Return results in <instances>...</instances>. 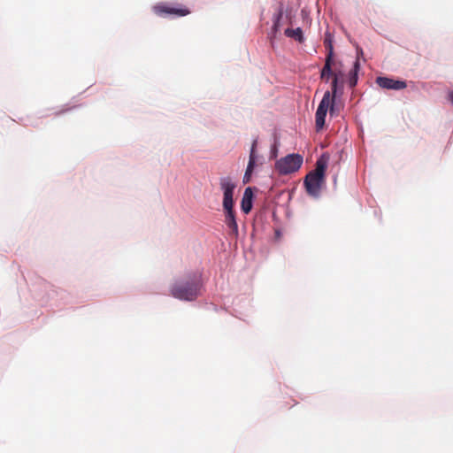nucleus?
<instances>
[{
    "label": "nucleus",
    "instance_id": "2eb2a0df",
    "mask_svg": "<svg viewBox=\"0 0 453 453\" xmlns=\"http://www.w3.org/2000/svg\"><path fill=\"white\" fill-rule=\"evenodd\" d=\"M284 34L288 37L295 38L299 42H302L304 40L301 27H296V29L287 28L285 29Z\"/></svg>",
    "mask_w": 453,
    "mask_h": 453
},
{
    "label": "nucleus",
    "instance_id": "6e6552de",
    "mask_svg": "<svg viewBox=\"0 0 453 453\" xmlns=\"http://www.w3.org/2000/svg\"><path fill=\"white\" fill-rule=\"evenodd\" d=\"M361 69L360 61L358 59H356L353 63V66L351 70L347 74L345 82L348 84V86L350 88H353L357 86L358 81V73Z\"/></svg>",
    "mask_w": 453,
    "mask_h": 453
},
{
    "label": "nucleus",
    "instance_id": "f03ea898",
    "mask_svg": "<svg viewBox=\"0 0 453 453\" xmlns=\"http://www.w3.org/2000/svg\"><path fill=\"white\" fill-rule=\"evenodd\" d=\"M201 287V277L194 273L177 280L171 288V294L179 300L193 301L198 296Z\"/></svg>",
    "mask_w": 453,
    "mask_h": 453
},
{
    "label": "nucleus",
    "instance_id": "a211bd4d",
    "mask_svg": "<svg viewBox=\"0 0 453 453\" xmlns=\"http://www.w3.org/2000/svg\"><path fill=\"white\" fill-rule=\"evenodd\" d=\"M251 174L252 173H249L247 174V170L245 171V173H244V176H243V182L246 183V182H249L250 180V177H251Z\"/></svg>",
    "mask_w": 453,
    "mask_h": 453
},
{
    "label": "nucleus",
    "instance_id": "ddd939ff",
    "mask_svg": "<svg viewBox=\"0 0 453 453\" xmlns=\"http://www.w3.org/2000/svg\"><path fill=\"white\" fill-rule=\"evenodd\" d=\"M257 140L255 139L252 142V145H251V148H250V157H249V162H248V165H247V174L249 173H252L253 172V169L257 164V155L256 154V148H257Z\"/></svg>",
    "mask_w": 453,
    "mask_h": 453
},
{
    "label": "nucleus",
    "instance_id": "4468645a",
    "mask_svg": "<svg viewBox=\"0 0 453 453\" xmlns=\"http://www.w3.org/2000/svg\"><path fill=\"white\" fill-rule=\"evenodd\" d=\"M333 42H334L333 35L329 31H326L325 34V39H324V44L326 49V58H334Z\"/></svg>",
    "mask_w": 453,
    "mask_h": 453
},
{
    "label": "nucleus",
    "instance_id": "f3484780",
    "mask_svg": "<svg viewBox=\"0 0 453 453\" xmlns=\"http://www.w3.org/2000/svg\"><path fill=\"white\" fill-rule=\"evenodd\" d=\"M334 101H335V98L331 97V101H330V104H329V108H328L331 115H333L335 111Z\"/></svg>",
    "mask_w": 453,
    "mask_h": 453
},
{
    "label": "nucleus",
    "instance_id": "39448f33",
    "mask_svg": "<svg viewBox=\"0 0 453 453\" xmlns=\"http://www.w3.org/2000/svg\"><path fill=\"white\" fill-rule=\"evenodd\" d=\"M330 101L331 93L330 91H326L315 113V124L317 131L321 130L325 126V119L329 108Z\"/></svg>",
    "mask_w": 453,
    "mask_h": 453
},
{
    "label": "nucleus",
    "instance_id": "f8f14e48",
    "mask_svg": "<svg viewBox=\"0 0 453 453\" xmlns=\"http://www.w3.org/2000/svg\"><path fill=\"white\" fill-rule=\"evenodd\" d=\"M334 58H326L325 65L320 71V78L328 81V80L333 77L334 70Z\"/></svg>",
    "mask_w": 453,
    "mask_h": 453
},
{
    "label": "nucleus",
    "instance_id": "aec40b11",
    "mask_svg": "<svg viewBox=\"0 0 453 453\" xmlns=\"http://www.w3.org/2000/svg\"><path fill=\"white\" fill-rule=\"evenodd\" d=\"M449 99L450 103L453 104V91H450L449 93Z\"/></svg>",
    "mask_w": 453,
    "mask_h": 453
},
{
    "label": "nucleus",
    "instance_id": "423d86ee",
    "mask_svg": "<svg viewBox=\"0 0 453 453\" xmlns=\"http://www.w3.org/2000/svg\"><path fill=\"white\" fill-rule=\"evenodd\" d=\"M154 12L159 16L173 15L178 17H183L189 13V11L186 8L171 7L165 4H158L154 6Z\"/></svg>",
    "mask_w": 453,
    "mask_h": 453
},
{
    "label": "nucleus",
    "instance_id": "9b49d317",
    "mask_svg": "<svg viewBox=\"0 0 453 453\" xmlns=\"http://www.w3.org/2000/svg\"><path fill=\"white\" fill-rule=\"evenodd\" d=\"M345 80H340L337 77H333L331 81V97L335 98L343 94Z\"/></svg>",
    "mask_w": 453,
    "mask_h": 453
},
{
    "label": "nucleus",
    "instance_id": "6ab92c4d",
    "mask_svg": "<svg viewBox=\"0 0 453 453\" xmlns=\"http://www.w3.org/2000/svg\"><path fill=\"white\" fill-rule=\"evenodd\" d=\"M364 54L363 50L360 47L357 48V59L359 60V58Z\"/></svg>",
    "mask_w": 453,
    "mask_h": 453
},
{
    "label": "nucleus",
    "instance_id": "20e7f679",
    "mask_svg": "<svg viewBox=\"0 0 453 453\" xmlns=\"http://www.w3.org/2000/svg\"><path fill=\"white\" fill-rule=\"evenodd\" d=\"M303 162V157L298 153L288 154L275 162V170L280 175L291 174L298 171Z\"/></svg>",
    "mask_w": 453,
    "mask_h": 453
},
{
    "label": "nucleus",
    "instance_id": "1a4fd4ad",
    "mask_svg": "<svg viewBox=\"0 0 453 453\" xmlns=\"http://www.w3.org/2000/svg\"><path fill=\"white\" fill-rule=\"evenodd\" d=\"M252 206H253V192H252L251 188L248 187L244 190V193H243V196L242 198V202H241V208H242V211L245 214H248L251 211Z\"/></svg>",
    "mask_w": 453,
    "mask_h": 453
},
{
    "label": "nucleus",
    "instance_id": "9d476101",
    "mask_svg": "<svg viewBox=\"0 0 453 453\" xmlns=\"http://www.w3.org/2000/svg\"><path fill=\"white\" fill-rule=\"evenodd\" d=\"M283 16V11L281 8L278 10V12L273 17V26L271 31L269 33L270 39H273L276 37L277 34L280 31L281 28V19Z\"/></svg>",
    "mask_w": 453,
    "mask_h": 453
},
{
    "label": "nucleus",
    "instance_id": "0eeeda50",
    "mask_svg": "<svg viewBox=\"0 0 453 453\" xmlns=\"http://www.w3.org/2000/svg\"><path fill=\"white\" fill-rule=\"evenodd\" d=\"M376 83L382 88L401 90L407 87L406 81L400 80H394L388 77H377Z\"/></svg>",
    "mask_w": 453,
    "mask_h": 453
},
{
    "label": "nucleus",
    "instance_id": "7ed1b4c3",
    "mask_svg": "<svg viewBox=\"0 0 453 453\" xmlns=\"http://www.w3.org/2000/svg\"><path fill=\"white\" fill-rule=\"evenodd\" d=\"M327 164L328 157L326 154L321 155L316 162L315 170L310 172L303 180L308 195L314 198H318L320 196Z\"/></svg>",
    "mask_w": 453,
    "mask_h": 453
},
{
    "label": "nucleus",
    "instance_id": "dca6fc26",
    "mask_svg": "<svg viewBox=\"0 0 453 453\" xmlns=\"http://www.w3.org/2000/svg\"><path fill=\"white\" fill-rule=\"evenodd\" d=\"M333 77H337L340 80H344V72L342 69H337L334 71Z\"/></svg>",
    "mask_w": 453,
    "mask_h": 453
},
{
    "label": "nucleus",
    "instance_id": "f257e3e1",
    "mask_svg": "<svg viewBox=\"0 0 453 453\" xmlns=\"http://www.w3.org/2000/svg\"><path fill=\"white\" fill-rule=\"evenodd\" d=\"M220 188L223 191L222 206L224 209L225 224L230 230V233L237 238L239 235L238 224L235 213L234 211V191L236 184L230 177H222L219 180Z\"/></svg>",
    "mask_w": 453,
    "mask_h": 453
}]
</instances>
